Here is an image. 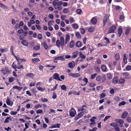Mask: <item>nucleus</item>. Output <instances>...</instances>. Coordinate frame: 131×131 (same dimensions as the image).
<instances>
[{"label": "nucleus", "instance_id": "a19ab883", "mask_svg": "<svg viewBox=\"0 0 131 131\" xmlns=\"http://www.w3.org/2000/svg\"><path fill=\"white\" fill-rule=\"evenodd\" d=\"M130 29L129 28H127L126 29L125 32V35H128L129 33Z\"/></svg>", "mask_w": 131, "mask_h": 131}, {"label": "nucleus", "instance_id": "69168bd1", "mask_svg": "<svg viewBox=\"0 0 131 131\" xmlns=\"http://www.w3.org/2000/svg\"><path fill=\"white\" fill-rule=\"evenodd\" d=\"M69 20L70 23H72L74 21V18L72 17L70 18Z\"/></svg>", "mask_w": 131, "mask_h": 131}, {"label": "nucleus", "instance_id": "c9c22d12", "mask_svg": "<svg viewBox=\"0 0 131 131\" xmlns=\"http://www.w3.org/2000/svg\"><path fill=\"white\" fill-rule=\"evenodd\" d=\"M95 30V28L93 27H91L88 29V31L90 32L93 31Z\"/></svg>", "mask_w": 131, "mask_h": 131}, {"label": "nucleus", "instance_id": "864d4df0", "mask_svg": "<svg viewBox=\"0 0 131 131\" xmlns=\"http://www.w3.org/2000/svg\"><path fill=\"white\" fill-rule=\"evenodd\" d=\"M10 119L9 117H7L5 119V121H4V122L5 123H8L9 122V119Z\"/></svg>", "mask_w": 131, "mask_h": 131}, {"label": "nucleus", "instance_id": "37998d69", "mask_svg": "<svg viewBox=\"0 0 131 131\" xmlns=\"http://www.w3.org/2000/svg\"><path fill=\"white\" fill-rule=\"evenodd\" d=\"M125 81V80L124 79H120L119 82L120 84H123L124 83Z\"/></svg>", "mask_w": 131, "mask_h": 131}, {"label": "nucleus", "instance_id": "cd10ccee", "mask_svg": "<svg viewBox=\"0 0 131 131\" xmlns=\"http://www.w3.org/2000/svg\"><path fill=\"white\" fill-rule=\"evenodd\" d=\"M79 57H80L82 59H85L86 58V56L83 54L82 53V51H80L79 52Z\"/></svg>", "mask_w": 131, "mask_h": 131}, {"label": "nucleus", "instance_id": "f3484780", "mask_svg": "<svg viewBox=\"0 0 131 131\" xmlns=\"http://www.w3.org/2000/svg\"><path fill=\"white\" fill-rule=\"evenodd\" d=\"M97 19L95 17H93L91 19V22L92 23L93 25H95L97 23Z\"/></svg>", "mask_w": 131, "mask_h": 131}, {"label": "nucleus", "instance_id": "ea45409f", "mask_svg": "<svg viewBox=\"0 0 131 131\" xmlns=\"http://www.w3.org/2000/svg\"><path fill=\"white\" fill-rule=\"evenodd\" d=\"M107 78L109 79H111L112 78V74L110 73L107 74Z\"/></svg>", "mask_w": 131, "mask_h": 131}, {"label": "nucleus", "instance_id": "f8f14e48", "mask_svg": "<svg viewBox=\"0 0 131 131\" xmlns=\"http://www.w3.org/2000/svg\"><path fill=\"white\" fill-rule=\"evenodd\" d=\"M2 71L4 75H5L7 74H9V70L6 68L5 69L2 68Z\"/></svg>", "mask_w": 131, "mask_h": 131}, {"label": "nucleus", "instance_id": "39448f33", "mask_svg": "<svg viewBox=\"0 0 131 131\" xmlns=\"http://www.w3.org/2000/svg\"><path fill=\"white\" fill-rule=\"evenodd\" d=\"M84 114V112H80L75 116L74 119L75 120H77L82 117Z\"/></svg>", "mask_w": 131, "mask_h": 131}, {"label": "nucleus", "instance_id": "052dcab7", "mask_svg": "<svg viewBox=\"0 0 131 131\" xmlns=\"http://www.w3.org/2000/svg\"><path fill=\"white\" fill-rule=\"evenodd\" d=\"M38 38L40 40H41L42 39L43 36L42 34H39L38 35Z\"/></svg>", "mask_w": 131, "mask_h": 131}, {"label": "nucleus", "instance_id": "5701e85b", "mask_svg": "<svg viewBox=\"0 0 131 131\" xmlns=\"http://www.w3.org/2000/svg\"><path fill=\"white\" fill-rule=\"evenodd\" d=\"M6 103L7 104L11 106L13 105V102L11 103L10 100L8 98H7L6 101Z\"/></svg>", "mask_w": 131, "mask_h": 131}, {"label": "nucleus", "instance_id": "c03bdc74", "mask_svg": "<svg viewBox=\"0 0 131 131\" xmlns=\"http://www.w3.org/2000/svg\"><path fill=\"white\" fill-rule=\"evenodd\" d=\"M0 6L1 7H3L5 9H7L8 8L7 6L1 3L0 4Z\"/></svg>", "mask_w": 131, "mask_h": 131}, {"label": "nucleus", "instance_id": "4468645a", "mask_svg": "<svg viewBox=\"0 0 131 131\" xmlns=\"http://www.w3.org/2000/svg\"><path fill=\"white\" fill-rule=\"evenodd\" d=\"M128 113L127 111H124L122 114L121 118L123 119L125 118L128 115Z\"/></svg>", "mask_w": 131, "mask_h": 131}, {"label": "nucleus", "instance_id": "49530a36", "mask_svg": "<svg viewBox=\"0 0 131 131\" xmlns=\"http://www.w3.org/2000/svg\"><path fill=\"white\" fill-rule=\"evenodd\" d=\"M63 12L64 13H68L69 12L68 9L67 8H65L63 9Z\"/></svg>", "mask_w": 131, "mask_h": 131}, {"label": "nucleus", "instance_id": "ddd939ff", "mask_svg": "<svg viewBox=\"0 0 131 131\" xmlns=\"http://www.w3.org/2000/svg\"><path fill=\"white\" fill-rule=\"evenodd\" d=\"M69 75L73 77H77L80 76V74L79 73H70L69 74Z\"/></svg>", "mask_w": 131, "mask_h": 131}, {"label": "nucleus", "instance_id": "72a5a7b5", "mask_svg": "<svg viewBox=\"0 0 131 131\" xmlns=\"http://www.w3.org/2000/svg\"><path fill=\"white\" fill-rule=\"evenodd\" d=\"M75 36L78 38L80 39L81 38V35L78 32H77L75 33Z\"/></svg>", "mask_w": 131, "mask_h": 131}, {"label": "nucleus", "instance_id": "412c9836", "mask_svg": "<svg viewBox=\"0 0 131 131\" xmlns=\"http://www.w3.org/2000/svg\"><path fill=\"white\" fill-rule=\"evenodd\" d=\"M70 36L69 35H67L66 36L65 43L66 44L70 40Z\"/></svg>", "mask_w": 131, "mask_h": 131}, {"label": "nucleus", "instance_id": "4d7b16f0", "mask_svg": "<svg viewBox=\"0 0 131 131\" xmlns=\"http://www.w3.org/2000/svg\"><path fill=\"white\" fill-rule=\"evenodd\" d=\"M104 39L106 40V43H110V40L108 39L106 37H104Z\"/></svg>", "mask_w": 131, "mask_h": 131}, {"label": "nucleus", "instance_id": "603ef678", "mask_svg": "<svg viewBox=\"0 0 131 131\" xmlns=\"http://www.w3.org/2000/svg\"><path fill=\"white\" fill-rule=\"evenodd\" d=\"M126 70L129 71L131 70V66L128 65L126 68Z\"/></svg>", "mask_w": 131, "mask_h": 131}, {"label": "nucleus", "instance_id": "7c9ffc66", "mask_svg": "<svg viewBox=\"0 0 131 131\" xmlns=\"http://www.w3.org/2000/svg\"><path fill=\"white\" fill-rule=\"evenodd\" d=\"M25 75L29 77L33 78L34 77V74L32 73H27L25 74Z\"/></svg>", "mask_w": 131, "mask_h": 131}, {"label": "nucleus", "instance_id": "a18cd8bd", "mask_svg": "<svg viewBox=\"0 0 131 131\" xmlns=\"http://www.w3.org/2000/svg\"><path fill=\"white\" fill-rule=\"evenodd\" d=\"M95 69L96 72L97 73H99L100 72L101 70L100 68L99 67H97L95 68Z\"/></svg>", "mask_w": 131, "mask_h": 131}, {"label": "nucleus", "instance_id": "3c124183", "mask_svg": "<svg viewBox=\"0 0 131 131\" xmlns=\"http://www.w3.org/2000/svg\"><path fill=\"white\" fill-rule=\"evenodd\" d=\"M60 42L59 40H57L56 42V44L57 46L58 47H59L60 46Z\"/></svg>", "mask_w": 131, "mask_h": 131}, {"label": "nucleus", "instance_id": "0eeeda50", "mask_svg": "<svg viewBox=\"0 0 131 131\" xmlns=\"http://www.w3.org/2000/svg\"><path fill=\"white\" fill-rule=\"evenodd\" d=\"M52 77L53 79H55L58 81H61L60 78L59 74L57 73H54Z\"/></svg>", "mask_w": 131, "mask_h": 131}, {"label": "nucleus", "instance_id": "c85d7f7f", "mask_svg": "<svg viewBox=\"0 0 131 131\" xmlns=\"http://www.w3.org/2000/svg\"><path fill=\"white\" fill-rule=\"evenodd\" d=\"M82 45V43L80 41H77L75 43V46L78 47H80Z\"/></svg>", "mask_w": 131, "mask_h": 131}, {"label": "nucleus", "instance_id": "13d9d810", "mask_svg": "<svg viewBox=\"0 0 131 131\" xmlns=\"http://www.w3.org/2000/svg\"><path fill=\"white\" fill-rule=\"evenodd\" d=\"M41 101L42 102L45 103L47 102L48 101V100L46 98L43 99L42 98L41 99Z\"/></svg>", "mask_w": 131, "mask_h": 131}, {"label": "nucleus", "instance_id": "58836bf2", "mask_svg": "<svg viewBox=\"0 0 131 131\" xmlns=\"http://www.w3.org/2000/svg\"><path fill=\"white\" fill-rule=\"evenodd\" d=\"M97 74L95 73L91 75L90 77L91 79H93L95 78V77L96 76Z\"/></svg>", "mask_w": 131, "mask_h": 131}, {"label": "nucleus", "instance_id": "09e8293b", "mask_svg": "<svg viewBox=\"0 0 131 131\" xmlns=\"http://www.w3.org/2000/svg\"><path fill=\"white\" fill-rule=\"evenodd\" d=\"M54 8L56 9H57L59 10H61L62 9V6H56L54 7Z\"/></svg>", "mask_w": 131, "mask_h": 131}, {"label": "nucleus", "instance_id": "f704fd0d", "mask_svg": "<svg viewBox=\"0 0 131 131\" xmlns=\"http://www.w3.org/2000/svg\"><path fill=\"white\" fill-rule=\"evenodd\" d=\"M40 48V47L39 45H36L33 48V49L35 50H38Z\"/></svg>", "mask_w": 131, "mask_h": 131}, {"label": "nucleus", "instance_id": "6e6552de", "mask_svg": "<svg viewBox=\"0 0 131 131\" xmlns=\"http://www.w3.org/2000/svg\"><path fill=\"white\" fill-rule=\"evenodd\" d=\"M124 77L125 78L127 79H130V74L128 72H125L122 73Z\"/></svg>", "mask_w": 131, "mask_h": 131}, {"label": "nucleus", "instance_id": "5fc2aeb1", "mask_svg": "<svg viewBox=\"0 0 131 131\" xmlns=\"http://www.w3.org/2000/svg\"><path fill=\"white\" fill-rule=\"evenodd\" d=\"M126 104V102L125 101H122V102L119 103L118 104L119 106H121L122 105H124Z\"/></svg>", "mask_w": 131, "mask_h": 131}, {"label": "nucleus", "instance_id": "774afa93", "mask_svg": "<svg viewBox=\"0 0 131 131\" xmlns=\"http://www.w3.org/2000/svg\"><path fill=\"white\" fill-rule=\"evenodd\" d=\"M127 121L128 122L131 123V118L130 117H128L127 118Z\"/></svg>", "mask_w": 131, "mask_h": 131}, {"label": "nucleus", "instance_id": "e433bc0d", "mask_svg": "<svg viewBox=\"0 0 131 131\" xmlns=\"http://www.w3.org/2000/svg\"><path fill=\"white\" fill-rule=\"evenodd\" d=\"M111 126L113 127L114 128L116 126L118 125V124L116 122H113L111 123L110 125Z\"/></svg>", "mask_w": 131, "mask_h": 131}, {"label": "nucleus", "instance_id": "bf43d9fd", "mask_svg": "<svg viewBox=\"0 0 131 131\" xmlns=\"http://www.w3.org/2000/svg\"><path fill=\"white\" fill-rule=\"evenodd\" d=\"M76 12L77 14H80L81 13L82 10L81 9H78L77 10Z\"/></svg>", "mask_w": 131, "mask_h": 131}, {"label": "nucleus", "instance_id": "20e7f679", "mask_svg": "<svg viewBox=\"0 0 131 131\" xmlns=\"http://www.w3.org/2000/svg\"><path fill=\"white\" fill-rule=\"evenodd\" d=\"M27 32L25 31L24 32V34H21L19 36V39L20 40H24L25 38V37L27 34Z\"/></svg>", "mask_w": 131, "mask_h": 131}, {"label": "nucleus", "instance_id": "338daca9", "mask_svg": "<svg viewBox=\"0 0 131 131\" xmlns=\"http://www.w3.org/2000/svg\"><path fill=\"white\" fill-rule=\"evenodd\" d=\"M88 49L90 51L91 53H92V52L94 50V49L92 47H91L89 46V47L88 48Z\"/></svg>", "mask_w": 131, "mask_h": 131}, {"label": "nucleus", "instance_id": "a211bd4d", "mask_svg": "<svg viewBox=\"0 0 131 131\" xmlns=\"http://www.w3.org/2000/svg\"><path fill=\"white\" fill-rule=\"evenodd\" d=\"M115 121L117 123H119V124H123L124 123V122L123 120L121 119H116L115 120Z\"/></svg>", "mask_w": 131, "mask_h": 131}, {"label": "nucleus", "instance_id": "4be33fe9", "mask_svg": "<svg viewBox=\"0 0 131 131\" xmlns=\"http://www.w3.org/2000/svg\"><path fill=\"white\" fill-rule=\"evenodd\" d=\"M41 45L43 46L44 48L46 50H47L48 49V46L46 42H43L42 43Z\"/></svg>", "mask_w": 131, "mask_h": 131}, {"label": "nucleus", "instance_id": "9b49d317", "mask_svg": "<svg viewBox=\"0 0 131 131\" xmlns=\"http://www.w3.org/2000/svg\"><path fill=\"white\" fill-rule=\"evenodd\" d=\"M75 65V63L74 61H72L70 62L68 64V66L69 68L72 69L73 68Z\"/></svg>", "mask_w": 131, "mask_h": 131}, {"label": "nucleus", "instance_id": "79ce46f5", "mask_svg": "<svg viewBox=\"0 0 131 131\" xmlns=\"http://www.w3.org/2000/svg\"><path fill=\"white\" fill-rule=\"evenodd\" d=\"M61 89L63 90H65V91H67V90H66L67 88L64 84L61 85Z\"/></svg>", "mask_w": 131, "mask_h": 131}, {"label": "nucleus", "instance_id": "393cba45", "mask_svg": "<svg viewBox=\"0 0 131 131\" xmlns=\"http://www.w3.org/2000/svg\"><path fill=\"white\" fill-rule=\"evenodd\" d=\"M123 62L125 64H126L127 63V59L126 56V54L125 53L124 55Z\"/></svg>", "mask_w": 131, "mask_h": 131}, {"label": "nucleus", "instance_id": "f03ea898", "mask_svg": "<svg viewBox=\"0 0 131 131\" xmlns=\"http://www.w3.org/2000/svg\"><path fill=\"white\" fill-rule=\"evenodd\" d=\"M116 27L115 26H113L109 28V29L107 32L108 34L113 33L116 30Z\"/></svg>", "mask_w": 131, "mask_h": 131}, {"label": "nucleus", "instance_id": "8fccbe9b", "mask_svg": "<svg viewBox=\"0 0 131 131\" xmlns=\"http://www.w3.org/2000/svg\"><path fill=\"white\" fill-rule=\"evenodd\" d=\"M72 27L75 29H77L78 28V25L76 24H74L72 25Z\"/></svg>", "mask_w": 131, "mask_h": 131}, {"label": "nucleus", "instance_id": "bb28decb", "mask_svg": "<svg viewBox=\"0 0 131 131\" xmlns=\"http://www.w3.org/2000/svg\"><path fill=\"white\" fill-rule=\"evenodd\" d=\"M32 61L33 62L36 63L39 62L40 61V60L39 58H37L32 59Z\"/></svg>", "mask_w": 131, "mask_h": 131}, {"label": "nucleus", "instance_id": "680f3d73", "mask_svg": "<svg viewBox=\"0 0 131 131\" xmlns=\"http://www.w3.org/2000/svg\"><path fill=\"white\" fill-rule=\"evenodd\" d=\"M114 129L116 131H120V128L118 126V125L115 126Z\"/></svg>", "mask_w": 131, "mask_h": 131}, {"label": "nucleus", "instance_id": "6ab92c4d", "mask_svg": "<svg viewBox=\"0 0 131 131\" xmlns=\"http://www.w3.org/2000/svg\"><path fill=\"white\" fill-rule=\"evenodd\" d=\"M64 38L62 37H61L60 38V42L61 45L62 46H63L64 45Z\"/></svg>", "mask_w": 131, "mask_h": 131}, {"label": "nucleus", "instance_id": "9d476101", "mask_svg": "<svg viewBox=\"0 0 131 131\" xmlns=\"http://www.w3.org/2000/svg\"><path fill=\"white\" fill-rule=\"evenodd\" d=\"M21 43L22 45L24 46L28 47V41L26 40H24L22 41Z\"/></svg>", "mask_w": 131, "mask_h": 131}, {"label": "nucleus", "instance_id": "473e14b6", "mask_svg": "<svg viewBox=\"0 0 131 131\" xmlns=\"http://www.w3.org/2000/svg\"><path fill=\"white\" fill-rule=\"evenodd\" d=\"M75 44L73 40L71 41L70 44V48H73Z\"/></svg>", "mask_w": 131, "mask_h": 131}, {"label": "nucleus", "instance_id": "6e6d98bb", "mask_svg": "<svg viewBox=\"0 0 131 131\" xmlns=\"http://www.w3.org/2000/svg\"><path fill=\"white\" fill-rule=\"evenodd\" d=\"M37 89L38 90L42 92L45 90L41 87H37Z\"/></svg>", "mask_w": 131, "mask_h": 131}, {"label": "nucleus", "instance_id": "7ed1b4c3", "mask_svg": "<svg viewBox=\"0 0 131 131\" xmlns=\"http://www.w3.org/2000/svg\"><path fill=\"white\" fill-rule=\"evenodd\" d=\"M109 17L107 14H106L103 17V26H105L108 20V19Z\"/></svg>", "mask_w": 131, "mask_h": 131}, {"label": "nucleus", "instance_id": "c756f323", "mask_svg": "<svg viewBox=\"0 0 131 131\" xmlns=\"http://www.w3.org/2000/svg\"><path fill=\"white\" fill-rule=\"evenodd\" d=\"M8 48H6L4 49H0V51L1 53H3L4 52H7L8 51Z\"/></svg>", "mask_w": 131, "mask_h": 131}, {"label": "nucleus", "instance_id": "b1692460", "mask_svg": "<svg viewBox=\"0 0 131 131\" xmlns=\"http://www.w3.org/2000/svg\"><path fill=\"white\" fill-rule=\"evenodd\" d=\"M118 32L119 36L120 37L123 32V30L121 28H119L118 30Z\"/></svg>", "mask_w": 131, "mask_h": 131}, {"label": "nucleus", "instance_id": "dca6fc26", "mask_svg": "<svg viewBox=\"0 0 131 131\" xmlns=\"http://www.w3.org/2000/svg\"><path fill=\"white\" fill-rule=\"evenodd\" d=\"M101 69L103 72H106L107 71V68L104 65H102L101 66Z\"/></svg>", "mask_w": 131, "mask_h": 131}, {"label": "nucleus", "instance_id": "f257e3e1", "mask_svg": "<svg viewBox=\"0 0 131 131\" xmlns=\"http://www.w3.org/2000/svg\"><path fill=\"white\" fill-rule=\"evenodd\" d=\"M87 106L86 105H83L81 107L78 108V112L81 111V112H84L85 113H88V111L85 109L84 108H86Z\"/></svg>", "mask_w": 131, "mask_h": 131}, {"label": "nucleus", "instance_id": "4c0bfd02", "mask_svg": "<svg viewBox=\"0 0 131 131\" xmlns=\"http://www.w3.org/2000/svg\"><path fill=\"white\" fill-rule=\"evenodd\" d=\"M101 76L100 75H98L97 76L96 78V79L97 81H100L101 80Z\"/></svg>", "mask_w": 131, "mask_h": 131}, {"label": "nucleus", "instance_id": "2eb2a0df", "mask_svg": "<svg viewBox=\"0 0 131 131\" xmlns=\"http://www.w3.org/2000/svg\"><path fill=\"white\" fill-rule=\"evenodd\" d=\"M118 77H115L112 80V83L114 84H116L118 82Z\"/></svg>", "mask_w": 131, "mask_h": 131}, {"label": "nucleus", "instance_id": "de8ad7c7", "mask_svg": "<svg viewBox=\"0 0 131 131\" xmlns=\"http://www.w3.org/2000/svg\"><path fill=\"white\" fill-rule=\"evenodd\" d=\"M96 85L93 82H90L89 85V86L90 87H94Z\"/></svg>", "mask_w": 131, "mask_h": 131}, {"label": "nucleus", "instance_id": "1a4fd4ad", "mask_svg": "<svg viewBox=\"0 0 131 131\" xmlns=\"http://www.w3.org/2000/svg\"><path fill=\"white\" fill-rule=\"evenodd\" d=\"M65 59L64 56H60L54 58V60H60L64 61Z\"/></svg>", "mask_w": 131, "mask_h": 131}, {"label": "nucleus", "instance_id": "e2e57ef3", "mask_svg": "<svg viewBox=\"0 0 131 131\" xmlns=\"http://www.w3.org/2000/svg\"><path fill=\"white\" fill-rule=\"evenodd\" d=\"M85 30L84 28H82L81 29L80 32H81V34H84L85 33Z\"/></svg>", "mask_w": 131, "mask_h": 131}, {"label": "nucleus", "instance_id": "a878e982", "mask_svg": "<svg viewBox=\"0 0 131 131\" xmlns=\"http://www.w3.org/2000/svg\"><path fill=\"white\" fill-rule=\"evenodd\" d=\"M114 58L116 60H118L120 58V55L119 53H116L115 55Z\"/></svg>", "mask_w": 131, "mask_h": 131}, {"label": "nucleus", "instance_id": "aec40b11", "mask_svg": "<svg viewBox=\"0 0 131 131\" xmlns=\"http://www.w3.org/2000/svg\"><path fill=\"white\" fill-rule=\"evenodd\" d=\"M70 112V116L72 117L74 116L75 115L74 112H75V110L74 109H73L72 110H71Z\"/></svg>", "mask_w": 131, "mask_h": 131}, {"label": "nucleus", "instance_id": "0e129e2a", "mask_svg": "<svg viewBox=\"0 0 131 131\" xmlns=\"http://www.w3.org/2000/svg\"><path fill=\"white\" fill-rule=\"evenodd\" d=\"M24 31H23V30L22 29H19L17 31V32L19 34H21L23 32L24 33Z\"/></svg>", "mask_w": 131, "mask_h": 131}, {"label": "nucleus", "instance_id": "2f4dec72", "mask_svg": "<svg viewBox=\"0 0 131 131\" xmlns=\"http://www.w3.org/2000/svg\"><path fill=\"white\" fill-rule=\"evenodd\" d=\"M22 88L23 87H19L17 85L13 87V89H16L18 91H20L21 90Z\"/></svg>", "mask_w": 131, "mask_h": 131}, {"label": "nucleus", "instance_id": "423d86ee", "mask_svg": "<svg viewBox=\"0 0 131 131\" xmlns=\"http://www.w3.org/2000/svg\"><path fill=\"white\" fill-rule=\"evenodd\" d=\"M62 4V1H59L58 2L53 1L52 2V4L54 6H60Z\"/></svg>", "mask_w": 131, "mask_h": 131}]
</instances>
